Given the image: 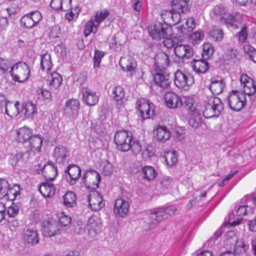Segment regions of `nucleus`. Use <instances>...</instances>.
Segmentation results:
<instances>
[{
    "label": "nucleus",
    "mask_w": 256,
    "mask_h": 256,
    "mask_svg": "<svg viewBox=\"0 0 256 256\" xmlns=\"http://www.w3.org/2000/svg\"><path fill=\"white\" fill-rule=\"evenodd\" d=\"M114 142L118 150L122 152L130 150L136 154L142 150L140 143L134 140L131 133L126 130L117 131L114 136Z\"/></svg>",
    "instance_id": "nucleus-1"
},
{
    "label": "nucleus",
    "mask_w": 256,
    "mask_h": 256,
    "mask_svg": "<svg viewBox=\"0 0 256 256\" xmlns=\"http://www.w3.org/2000/svg\"><path fill=\"white\" fill-rule=\"evenodd\" d=\"M210 16L213 20L230 26L234 29L238 28V24L235 20L234 17L227 12L223 6H216L210 12Z\"/></svg>",
    "instance_id": "nucleus-2"
},
{
    "label": "nucleus",
    "mask_w": 256,
    "mask_h": 256,
    "mask_svg": "<svg viewBox=\"0 0 256 256\" xmlns=\"http://www.w3.org/2000/svg\"><path fill=\"white\" fill-rule=\"evenodd\" d=\"M223 104L218 98L210 96L208 98V100L206 102L203 115L206 118L218 117L223 110Z\"/></svg>",
    "instance_id": "nucleus-3"
},
{
    "label": "nucleus",
    "mask_w": 256,
    "mask_h": 256,
    "mask_svg": "<svg viewBox=\"0 0 256 256\" xmlns=\"http://www.w3.org/2000/svg\"><path fill=\"white\" fill-rule=\"evenodd\" d=\"M10 73L13 80L22 83L28 79L30 68L26 63L18 62L15 63Z\"/></svg>",
    "instance_id": "nucleus-4"
},
{
    "label": "nucleus",
    "mask_w": 256,
    "mask_h": 256,
    "mask_svg": "<svg viewBox=\"0 0 256 256\" xmlns=\"http://www.w3.org/2000/svg\"><path fill=\"white\" fill-rule=\"evenodd\" d=\"M150 36L154 40H158L172 34V28L166 23L158 22L148 28Z\"/></svg>",
    "instance_id": "nucleus-5"
},
{
    "label": "nucleus",
    "mask_w": 256,
    "mask_h": 256,
    "mask_svg": "<svg viewBox=\"0 0 256 256\" xmlns=\"http://www.w3.org/2000/svg\"><path fill=\"white\" fill-rule=\"evenodd\" d=\"M194 82L193 76L188 72L177 70L174 74V84L182 90H188Z\"/></svg>",
    "instance_id": "nucleus-6"
},
{
    "label": "nucleus",
    "mask_w": 256,
    "mask_h": 256,
    "mask_svg": "<svg viewBox=\"0 0 256 256\" xmlns=\"http://www.w3.org/2000/svg\"><path fill=\"white\" fill-rule=\"evenodd\" d=\"M228 102L229 107L232 110L240 111L246 104V96L243 92L233 90L228 96Z\"/></svg>",
    "instance_id": "nucleus-7"
},
{
    "label": "nucleus",
    "mask_w": 256,
    "mask_h": 256,
    "mask_svg": "<svg viewBox=\"0 0 256 256\" xmlns=\"http://www.w3.org/2000/svg\"><path fill=\"white\" fill-rule=\"evenodd\" d=\"M41 13L38 11H33L23 16L20 20V24L22 28H32L36 26L42 20Z\"/></svg>",
    "instance_id": "nucleus-8"
},
{
    "label": "nucleus",
    "mask_w": 256,
    "mask_h": 256,
    "mask_svg": "<svg viewBox=\"0 0 256 256\" xmlns=\"http://www.w3.org/2000/svg\"><path fill=\"white\" fill-rule=\"evenodd\" d=\"M101 180L100 174L94 170H89L84 174L82 181L88 189L94 190L98 188Z\"/></svg>",
    "instance_id": "nucleus-9"
},
{
    "label": "nucleus",
    "mask_w": 256,
    "mask_h": 256,
    "mask_svg": "<svg viewBox=\"0 0 256 256\" xmlns=\"http://www.w3.org/2000/svg\"><path fill=\"white\" fill-rule=\"evenodd\" d=\"M138 108L142 120L152 118L154 115V105L148 100L140 98L137 101Z\"/></svg>",
    "instance_id": "nucleus-10"
},
{
    "label": "nucleus",
    "mask_w": 256,
    "mask_h": 256,
    "mask_svg": "<svg viewBox=\"0 0 256 256\" xmlns=\"http://www.w3.org/2000/svg\"><path fill=\"white\" fill-rule=\"evenodd\" d=\"M176 210V209H154L150 214V218L152 220L150 228H154L158 222L168 218V216L174 214Z\"/></svg>",
    "instance_id": "nucleus-11"
},
{
    "label": "nucleus",
    "mask_w": 256,
    "mask_h": 256,
    "mask_svg": "<svg viewBox=\"0 0 256 256\" xmlns=\"http://www.w3.org/2000/svg\"><path fill=\"white\" fill-rule=\"evenodd\" d=\"M172 5L176 7L172 8V20L171 24H176L180 20V12L184 13L188 10V4L186 1L173 0Z\"/></svg>",
    "instance_id": "nucleus-12"
},
{
    "label": "nucleus",
    "mask_w": 256,
    "mask_h": 256,
    "mask_svg": "<svg viewBox=\"0 0 256 256\" xmlns=\"http://www.w3.org/2000/svg\"><path fill=\"white\" fill-rule=\"evenodd\" d=\"M42 234L44 236L50 237L59 234L60 226L57 221L48 218L42 222Z\"/></svg>",
    "instance_id": "nucleus-13"
},
{
    "label": "nucleus",
    "mask_w": 256,
    "mask_h": 256,
    "mask_svg": "<svg viewBox=\"0 0 256 256\" xmlns=\"http://www.w3.org/2000/svg\"><path fill=\"white\" fill-rule=\"evenodd\" d=\"M80 102L77 99L72 98L68 100L64 108V114L70 118H74L78 114L80 109Z\"/></svg>",
    "instance_id": "nucleus-14"
},
{
    "label": "nucleus",
    "mask_w": 256,
    "mask_h": 256,
    "mask_svg": "<svg viewBox=\"0 0 256 256\" xmlns=\"http://www.w3.org/2000/svg\"><path fill=\"white\" fill-rule=\"evenodd\" d=\"M164 100L166 106L171 109L180 108L183 104L182 98L172 92H168L166 93Z\"/></svg>",
    "instance_id": "nucleus-15"
},
{
    "label": "nucleus",
    "mask_w": 256,
    "mask_h": 256,
    "mask_svg": "<svg viewBox=\"0 0 256 256\" xmlns=\"http://www.w3.org/2000/svg\"><path fill=\"white\" fill-rule=\"evenodd\" d=\"M39 168L37 170H40L42 174L47 182L53 180L56 177L58 174L57 168L52 162H48L44 166L38 165Z\"/></svg>",
    "instance_id": "nucleus-16"
},
{
    "label": "nucleus",
    "mask_w": 256,
    "mask_h": 256,
    "mask_svg": "<svg viewBox=\"0 0 256 256\" xmlns=\"http://www.w3.org/2000/svg\"><path fill=\"white\" fill-rule=\"evenodd\" d=\"M240 82L243 88L244 94L252 96L256 92V84L252 78L246 74H242L240 78Z\"/></svg>",
    "instance_id": "nucleus-17"
},
{
    "label": "nucleus",
    "mask_w": 256,
    "mask_h": 256,
    "mask_svg": "<svg viewBox=\"0 0 256 256\" xmlns=\"http://www.w3.org/2000/svg\"><path fill=\"white\" fill-rule=\"evenodd\" d=\"M82 100L83 102L88 106H93L98 102L99 98L96 92L92 90L88 87H83L82 89Z\"/></svg>",
    "instance_id": "nucleus-18"
},
{
    "label": "nucleus",
    "mask_w": 256,
    "mask_h": 256,
    "mask_svg": "<svg viewBox=\"0 0 256 256\" xmlns=\"http://www.w3.org/2000/svg\"><path fill=\"white\" fill-rule=\"evenodd\" d=\"M155 72L154 79L156 85L162 88H168L170 82L168 75L166 74L164 68L158 70L155 68Z\"/></svg>",
    "instance_id": "nucleus-19"
},
{
    "label": "nucleus",
    "mask_w": 256,
    "mask_h": 256,
    "mask_svg": "<svg viewBox=\"0 0 256 256\" xmlns=\"http://www.w3.org/2000/svg\"><path fill=\"white\" fill-rule=\"evenodd\" d=\"M101 228V222L98 216H92L88 218L86 228L90 236H94L100 232Z\"/></svg>",
    "instance_id": "nucleus-20"
},
{
    "label": "nucleus",
    "mask_w": 256,
    "mask_h": 256,
    "mask_svg": "<svg viewBox=\"0 0 256 256\" xmlns=\"http://www.w3.org/2000/svg\"><path fill=\"white\" fill-rule=\"evenodd\" d=\"M65 173L67 181L70 184H74L80 175L81 170L78 166L71 164L67 167L65 170Z\"/></svg>",
    "instance_id": "nucleus-21"
},
{
    "label": "nucleus",
    "mask_w": 256,
    "mask_h": 256,
    "mask_svg": "<svg viewBox=\"0 0 256 256\" xmlns=\"http://www.w3.org/2000/svg\"><path fill=\"white\" fill-rule=\"evenodd\" d=\"M62 80V76L58 72H54L48 76L46 83L50 90L54 92L60 88Z\"/></svg>",
    "instance_id": "nucleus-22"
},
{
    "label": "nucleus",
    "mask_w": 256,
    "mask_h": 256,
    "mask_svg": "<svg viewBox=\"0 0 256 256\" xmlns=\"http://www.w3.org/2000/svg\"><path fill=\"white\" fill-rule=\"evenodd\" d=\"M16 139L19 142L26 144L33 134V130L31 128L24 126L16 130Z\"/></svg>",
    "instance_id": "nucleus-23"
},
{
    "label": "nucleus",
    "mask_w": 256,
    "mask_h": 256,
    "mask_svg": "<svg viewBox=\"0 0 256 256\" xmlns=\"http://www.w3.org/2000/svg\"><path fill=\"white\" fill-rule=\"evenodd\" d=\"M42 137L39 134H32L26 142L27 148L34 153L39 152L42 144Z\"/></svg>",
    "instance_id": "nucleus-24"
},
{
    "label": "nucleus",
    "mask_w": 256,
    "mask_h": 256,
    "mask_svg": "<svg viewBox=\"0 0 256 256\" xmlns=\"http://www.w3.org/2000/svg\"><path fill=\"white\" fill-rule=\"evenodd\" d=\"M112 94L116 102V108L119 110H122L124 108V92L123 88L120 86H115L112 89Z\"/></svg>",
    "instance_id": "nucleus-25"
},
{
    "label": "nucleus",
    "mask_w": 256,
    "mask_h": 256,
    "mask_svg": "<svg viewBox=\"0 0 256 256\" xmlns=\"http://www.w3.org/2000/svg\"><path fill=\"white\" fill-rule=\"evenodd\" d=\"M22 238L24 242L35 245L39 242L38 234L36 230L28 228L24 230L22 234Z\"/></svg>",
    "instance_id": "nucleus-26"
},
{
    "label": "nucleus",
    "mask_w": 256,
    "mask_h": 256,
    "mask_svg": "<svg viewBox=\"0 0 256 256\" xmlns=\"http://www.w3.org/2000/svg\"><path fill=\"white\" fill-rule=\"evenodd\" d=\"M154 134L158 142H164L170 138V131L164 126H158L154 130Z\"/></svg>",
    "instance_id": "nucleus-27"
},
{
    "label": "nucleus",
    "mask_w": 256,
    "mask_h": 256,
    "mask_svg": "<svg viewBox=\"0 0 256 256\" xmlns=\"http://www.w3.org/2000/svg\"><path fill=\"white\" fill-rule=\"evenodd\" d=\"M237 206L238 208H256V192L242 198Z\"/></svg>",
    "instance_id": "nucleus-28"
},
{
    "label": "nucleus",
    "mask_w": 256,
    "mask_h": 256,
    "mask_svg": "<svg viewBox=\"0 0 256 256\" xmlns=\"http://www.w3.org/2000/svg\"><path fill=\"white\" fill-rule=\"evenodd\" d=\"M8 182L4 178L0 179V199L7 197L8 198L14 199L16 198L15 193L12 192L13 190L9 189Z\"/></svg>",
    "instance_id": "nucleus-29"
},
{
    "label": "nucleus",
    "mask_w": 256,
    "mask_h": 256,
    "mask_svg": "<svg viewBox=\"0 0 256 256\" xmlns=\"http://www.w3.org/2000/svg\"><path fill=\"white\" fill-rule=\"evenodd\" d=\"M52 156L58 162L62 163L68 156L69 152L66 147L59 145L54 148Z\"/></svg>",
    "instance_id": "nucleus-30"
},
{
    "label": "nucleus",
    "mask_w": 256,
    "mask_h": 256,
    "mask_svg": "<svg viewBox=\"0 0 256 256\" xmlns=\"http://www.w3.org/2000/svg\"><path fill=\"white\" fill-rule=\"evenodd\" d=\"M21 112L26 118H32L38 114V108L35 104L28 102L22 104Z\"/></svg>",
    "instance_id": "nucleus-31"
},
{
    "label": "nucleus",
    "mask_w": 256,
    "mask_h": 256,
    "mask_svg": "<svg viewBox=\"0 0 256 256\" xmlns=\"http://www.w3.org/2000/svg\"><path fill=\"white\" fill-rule=\"evenodd\" d=\"M206 59L194 60L191 65L192 70L197 74H204L209 68V64Z\"/></svg>",
    "instance_id": "nucleus-32"
},
{
    "label": "nucleus",
    "mask_w": 256,
    "mask_h": 256,
    "mask_svg": "<svg viewBox=\"0 0 256 256\" xmlns=\"http://www.w3.org/2000/svg\"><path fill=\"white\" fill-rule=\"evenodd\" d=\"M225 83L221 78H212L210 89L214 94H220L222 92Z\"/></svg>",
    "instance_id": "nucleus-33"
},
{
    "label": "nucleus",
    "mask_w": 256,
    "mask_h": 256,
    "mask_svg": "<svg viewBox=\"0 0 256 256\" xmlns=\"http://www.w3.org/2000/svg\"><path fill=\"white\" fill-rule=\"evenodd\" d=\"M154 62L156 66L155 68H158V70L159 69H162L164 67L169 66V56L164 52H159L155 56Z\"/></svg>",
    "instance_id": "nucleus-34"
},
{
    "label": "nucleus",
    "mask_w": 256,
    "mask_h": 256,
    "mask_svg": "<svg viewBox=\"0 0 256 256\" xmlns=\"http://www.w3.org/2000/svg\"><path fill=\"white\" fill-rule=\"evenodd\" d=\"M39 191L44 198H49L54 194L56 189L54 184L46 181L40 186Z\"/></svg>",
    "instance_id": "nucleus-35"
},
{
    "label": "nucleus",
    "mask_w": 256,
    "mask_h": 256,
    "mask_svg": "<svg viewBox=\"0 0 256 256\" xmlns=\"http://www.w3.org/2000/svg\"><path fill=\"white\" fill-rule=\"evenodd\" d=\"M40 68L43 71L48 73L50 72L53 66L50 55L46 53L41 55L40 56Z\"/></svg>",
    "instance_id": "nucleus-36"
},
{
    "label": "nucleus",
    "mask_w": 256,
    "mask_h": 256,
    "mask_svg": "<svg viewBox=\"0 0 256 256\" xmlns=\"http://www.w3.org/2000/svg\"><path fill=\"white\" fill-rule=\"evenodd\" d=\"M20 104L18 102H16L13 104L12 102L8 100V104L4 109L5 114L12 118L16 116L20 112Z\"/></svg>",
    "instance_id": "nucleus-37"
},
{
    "label": "nucleus",
    "mask_w": 256,
    "mask_h": 256,
    "mask_svg": "<svg viewBox=\"0 0 256 256\" xmlns=\"http://www.w3.org/2000/svg\"><path fill=\"white\" fill-rule=\"evenodd\" d=\"M119 64L122 70L128 72L134 71L136 66V62L132 58H128L126 60L125 58H121L119 62Z\"/></svg>",
    "instance_id": "nucleus-38"
},
{
    "label": "nucleus",
    "mask_w": 256,
    "mask_h": 256,
    "mask_svg": "<svg viewBox=\"0 0 256 256\" xmlns=\"http://www.w3.org/2000/svg\"><path fill=\"white\" fill-rule=\"evenodd\" d=\"M163 158L164 164L170 167L174 166L178 162V155L174 150L164 152Z\"/></svg>",
    "instance_id": "nucleus-39"
},
{
    "label": "nucleus",
    "mask_w": 256,
    "mask_h": 256,
    "mask_svg": "<svg viewBox=\"0 0 256 256\" xmlns=\"http://www.w3.org/2000/svg\"><path fill=\"white\" fill-rule=\"evenodd\" d=\"M14 64L12 59L0 57V72L2 74L10 72Z\"/></svg>",
    "instance_id": "nucleus-40"
},
{
    "label": "nucleus",
    "mask_w": 256,
    "mask_h": 256,
    "mask_svg": "<svg viewBox=\"0 0 256 256\" xmlns=\"http://www.w3.org/2000/svg\"><path fill=\"white\" fill-rule=\"evenodd\" d=\"M72 0H52L50 2L51 8L55 10H64L70 7Z\"/></svg>",
    "instance_id": "nucleus-41"
},
{
    "label": "nucleus",
    "mask_w": 256,
    "mask_h": 256,
    "mask_svg": "<svg viewBox=\"0 0 256 256\" xmlns=\"http://www.w3.org/2000/svg\"><path fill=\"white\" fill-rule=\"evenodd\" d=\"M95 22L91 19L87 22L84 26V34L86 38L88 37L90 34H95L98 30V25Z\"/></svg>",
    "instance_id": "nucleus-42"
},
{
    "label": "nucleus",
    "mask_w": 256,
    "mask_h": 256,
    "mask_svg": "<svg viewBox=\"0 0 256 256\" xmlns=\"http://www.w3.org/2000/svg\"><path fill=\"white\" fill-rule=\"evenodd\" d=\"M182 101L184 108L188 112V114H193L196 110L194 99L190 96H184Z\"/></svg>",
    "instance_id": "nucleus-43"
},
{
    "label": "nucleus",
    "mask_w": 256,
    "mask_h": 256,
    "mask_svg": "<svg viewBox=\"0 0 256 256\" xmlns=\"http://www.w3.org/2000/svg\"><path fill=\"white\" fill-rule=\"evenodd\" d=\"M63 200L64 204L67 207L72 208L76 206V196L72 192H66L63 196Z\"/></svg>",
    "instance_id": "nucleus-44"
},
{
    "label": "nucleus",
    "mask_w": 256,
    "mask_h": 256,
    "mask_svg": "<svg viewBox=\"0 0 256 256\" xmlns=\"http://www.w3.org/2000/svg\"><path fill=\"white\" fill-rule=\"evenodd\" d=\"M102 198L96 193L93 192L88 196L87 200L88 202L89 208H94L96 206H98L99 208L102 206Z\"/></svg>",
    "instance_id": "nucleus-45"
},
{
    "label": "nucleus",
    "mask_w": 256,
    "mask_h": 256,
    "mask_svg": "<svg viewBox=\"0 0 256 256\" xmlns=\"http://www.w3.org/2000/svg\"><path fill=\"white\" fill-rule=\"evenodd\" d=\"M144 178L148 180H153L156 175V172L153 167L145 166L142 168Z\"/></svg>",
    "instance_id": "nucleus-46"
},
{
    "label": "nucleus",
    "mask_w": 256,
    "mask_h": 256,
    "mask_svg": "<svg viewBox=\"0 0 256 256\" xmlns=\"http://www.w3.org/2000/svg\"><path fill=\"white\" fill-rule=\"evenodd\" d=\"M110 11L106 9L98 11L96 12L94 16V21L99 26V24L104 21L110 15Z\"/></svg>",
    "instance_id": "nucleus-47"
},
{
    "label": "nucleus",
    "mask_w": 256,
    "mask_h": 256,
    "mask_svg": "<svg viewBox=\"0 0 256 256\" xmlns=\"http://www.w3.org/2000/svg\"><path fill=\"white\" fill-rule=\"evenodd\" d=\"M196 27L195 20L194 18H188L185 22V24H182L180 27V30L185 32H192L193 30Z\"/></svg>",
    "instance_id": "nucleus-48"
},
{
    "label": "nucleus",
    "mask_w": 256,
    "mask_h": 256,
    "mask_svg": "<svg viewBox=\"0 0 256 256\" xmlns=\"http://www.w3.org/2000/svg\"><path fill=\"white\" fill-rule=\"evenodd\" d=\"M234 253L236 254H240V253L244 252L248 248V246L242 240H238L234 244Z\"/></svg>",
    "instance_id": "nucleus-49"
},
{
    "label": "nucleus",
    "mask_w": 256,
    "mask_h": 256,
    "mask_svg": "<svg viewBox=\"0 0 256 256\" xmlns=\"http://www.w3.org/2000/svg\"><path fill=\"white\" fill-rule=\"evenodd\" d=\"M214 52V48L210 43H204L203 44L202 57L204 59H208L212 55Z\"/></svg>",
    "instance_id": "nucleus-50"
},
{
    "label": "nucleus",
    "mask_w": 256,
    "mask_h": 256,
    "mask_svg": "<svg viewBox=\"0 0 256 256\" xmlns=\"http://www.w3.org/2000/svg\"><path fill=\"white\" fill-rule=\"evenodd\" d=\"M244 50L248 54L250 58L256 63V50L249 44H246L244 46Z\"/></svg>",
    "instance_id": "nucleus-51"
},
{
    "label": "nucleus",
    "mask_w": 256,
    "mask_h": 256,
    "mask_svg": "<svg viewBox=\"0 0 256 256\" xmlns=\"http://www.w3.org/2000/svg\"><path fill=\"white\" fill-rule=\"evenodd\" d=\"M104 56V52L98 50H94V56L93 58L94 67L98 68L100 67L101 60Z\"/></svg>",
    "instance_id": "nucleus-52"
},
{
    "label": "nucleus",
    "mask_w": 256,
    "mask_h": 256,
    "mask_svg": "<svg viewBox=\"0 0 256 256\" xmlns=\"http://www.w3.org/2000/svg\"><path fill=\"white\" fill-rule=\"evenodd\" d=\"M210 36L214 40H221L223 38L224 34L222 30L217 28H214L209 32Z\"/></svg>",
    "instance_id": "nucleus-53"
},
{
    "label": "nucleus",
    "mask_w": 256,
    "mask_h": 256,
    "mask_svg": "<svg viewBox=\"0 0 256 256\" xmlns=\"http://www.w3.org/2000/svg\"><path fill=\"white\" fill-rule=\"evenodd\" d=\"M59 226L60 228L68 226L71 222V218L62 212L58 216Z\"/></svg>",
    "instance_id": "nucleus-54"
},
{
    "label": "nucleus",
    "mask_w": 256,
    "mask_h": 256,
    "mask_svg": "<svg viewBox=\"0 0 256 256\" xmlns=\"http://www.w3.org/2000/svg\"><path fill=\"white\" fill-rule=\"evenodd\" d=\"M204 34L201 31H196L192 33L189 36L190 40L194 44H197L202 41L204 38Z\"/></svg>",
    "instance_id": "nucleus-55"
},
{
    "label": "nucleus",
    "mask_w": 256,
    "mask_h": 256,
    "mask_svg": "<svg viewBox=\"0 0 256 256\" xmlns=\"http://www.w3.org/2000/svg\"><path fill=\"white\" fill-rule=\"evenodd\" d=\"M184 44L176 43V46H175L174 52L175 54L179 58L182 59L183 60H186V56L185 54L186 53L184 52Z\"/></svg>",
    "instance_id": "nucleus-56"
},
{
    "label": "nucleus",
    "mask_w": 256,
    "mask_h": 256,
    "mask_svg": "<svg viewBox=\"0 0 256 256\" xmlns=\"http://www.w3.org/2000/svg\"><path fill=\"white\" fill-rule=\"evenodd\" d=\"M172 8L170 10H165L161 14L163 23H166L169 25L172 24Z\"/></svg>",
    "instance_id": "nucleus-57"
},
{
    "label": "nucleus",
    "mask_w": 256,
    "mask_h": 256,
    "mask_svg": "<svg viewBox=\"0 0 256 256\" xmlns=\"http://www.w3.org/2000/svg\"><path fill=\"white\" fill-rule=\"evenodd\" d=\"M37 94L39 96H42L44 99L49 100L52 94L49 90L40 88L37 90Z\"/></svg>",
    "instance_id": "nucleus-58"
},
{
    "label": "nucleus",
    "mask_w": 256,
    "mask_h": 256,
    "mask_svg": "<svg viewBox=\"0 0 256 256\" xmlns=\"http://www.w3.org/2000/svg\"><path fill=\"white\" fill-rule=\"evenodd\" d=\"M129 204L122 198H117L114 202V208H128Z\"/></svg>",
    "instance_id": "nucleus-59"
},
{
    "label": "nucleus",
    "mask_w": 256,
    "mask_h": 256,
    "mask_svg": "<svg viewBox=\"0 0 256 256\" xmlns=\"http://www.w3.org/2000/svg\"><path fill=\"white\" fill-rule=\"evenodd\" d=\"M22 157V155L20 153L11 154L9 158V162L12 166H15Z\"/></svg>",
    "instance_id": "nucleus-60"
},
{
    "label": "nucleus",
    "mask_w": 256,
    "mask_h": 256,
    "mask_svg": "<svg viewBox=\"0 0 256 256\" xmlns=\"http://www.w3.org/2000/svg\"><path fill=\"white\" fill-rule=\"evenodd\" d=\"M162 39H164L163 44L164 46L167 48H175L177 42L170 38V36H166V38H164Z\"/></svg>",
    "instance_id": "nucleus-61"
},
{
    "label": "nucleus",
    "mask_w": 256,
    "mask_h": 256,
    "mask_svg": "<svg viewBox=\"0 0 256 256\" xmlns=\"http://www.w3.org/2000/svg\"><path fill=\"white\" fill-rule=\"evenodd\" d=\"M248 37V33L246 26H243L238 33V40L241 42H245Z\"/></svg>",
    "instance_id": "nucleus-62"
},
{
    "label": "nucleus",
    "mask_w": 256,
    "mask_h": 256,
    "mask_svg": "<svg viewBox=\"0 0 256 256\" xmlns=\"http://www.w3.org/2000/svg\"><path fill=\"white\" fill-rule=\"evenodd\" d=\"M238 238L234 231H229L226 234V241L228 243L234 244L237 241Z\"/></svg>",
    "instance_id": "nucleus-63"
},
{
    "label": "nucleus",
    "mask_w": 256,
    "mask_h": 256,
    "mask_svg": "<svg viewBox=\"0 0 256 256\" xmlns=\"http://www.w3.org/2000/svg\"><path fill=\"white\" fill-rule=\"evenodd\" d=\"M113 172V168L112 164L106 162L104 166L102 168V172L106 176H109L112 174Z\"/></svg>",
    "instance_id": "nucleus-64"
}]
</instances>
